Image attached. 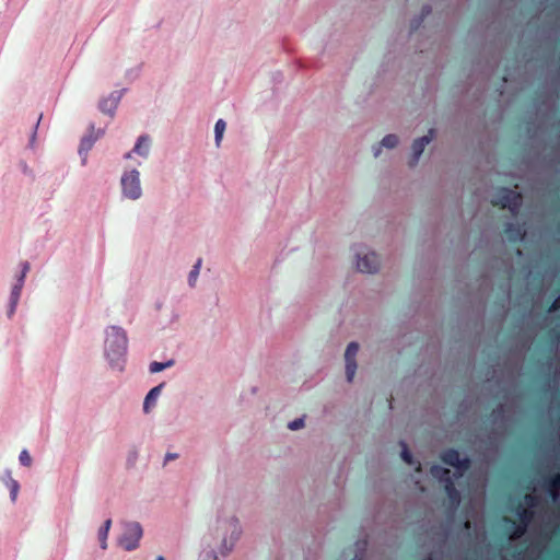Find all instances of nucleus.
<instances>
[{
  "label": "nucleus",
  "mask_w": 560,
  "mask_h": 560,
  "mask_svg": "<svg viewBox=\"0 0 560 560\" xmlns=\"http://www.w3.org/2000/svg\"><path fill=\"white\" fill-rule=\"evenodd\" d=\"M444 491L450 499L451 503L456 506L460 502L459 491L456 489L453 479H447L444 483Z\"/></svg>",
  "instance_id": "obj_13"
},
{
  "label": "nucleus",
  "mask_w": 560,
  "mask_h": 560,
  "mask_svg": "<svg viewBox=\"0 0 560 560\" xmlns=\"http://www.w3.org/2000/svg\"><path fill=\"white\" fill-rule=\"evenodd\" d=\"M560 308V294L550 303L548 313L557 312Z\"/></svg>",
  "instance_id": "obj_32"
},
{
  "label": "nucleus",
  "mask_w": 560,
  "mask_h": 560,
  "mask_svg": "<svg viewBox=\"0 0 560 560\" xmlns=\"http://www.w3.org/2000/svg\"><path fill=\"white\" fill-rule=\"evenodd\" d=\"M420 469H421V466H420V464L418 463L417 471H420Z\"/></svg>",
  "instance_id": "obj_39"
},
{
  "label": "nucleus",
  "mask_w": 560,
  "mask_h": 560,
  "mask_svg": "<svg viewBox=\"0 0 560 560\" xmlns=\"http://www.w3.org/2000/svg\"><path fill=\"white\" fill-rule=\"evenodd\" d=\"M524 500L528 508H535L538 504V498L534 494H526Z\"/></svg>",
  "instance_id": "obj_30"
},
{
  "label": "nucleus",
  "mask_w": 560,
  "mask_h": 560,
  "mask_svg": "<svg viewBox=\"0 0 560 560\" xmlns=\"http://www.w3.org/2000/svg\"><path fill=\"white\" fill-rule=\"evenodd\" d=\"M94 143V140L91 137H85L81 140L79 153L82 155L83 153L86 154L88 151L92 148Z\"/></svg>",
  "instance_id": "obj_26"
},
{
  "label": "nucleus",
  "mask_w": 560,
  "mask_h": 560,
  "mask_svg": "<svg viewBox=\"0 0 560 560\" xmlns=\"http://www.w3.org/2000/svg\"><path fill=\"white\" fill-rule=\"evenodd\" d=\"M430 13H431V7H430V5H425V7H423V9H422V15H423V16H425V15H428V14H430Z\"/></svg>",
  "instance_id": "obj_35"
},
{
  "label": "nucleus",
  "mask_w": 560,
  "mask_h": 560,
  "mask_svg": "<svg viewBox=\"0 0 560 560\" xmlns=\"http://www.w3.org/2000/svg\"><path fill=\"white\" fill-rule=\"evenodd\" d=\"M107 536H108V532H106V529H100L98 530V538H100V541H101V547L103 549H106V547H107V544H106Z\"/></svg>",
  "instance_id": "obj_31"
},
{
  "label": "nucleus",
  "mask_w": 560,
  "mask_h": 560,
  "mask_svg": "<svg viewBox=\"0 0 560 560\" xmlns=\"http://www.w3.org/2000/svg\"><path fill=\"white\" fill-rule=\"evenodd\" d=\"M128 339L122 328L112 326L105 339V353L110 361L119 360L127 350Z\"/></svg>",
  "instance_id": "obj_1"
},
{
  "label": "nucleus",
  "mask_w": 560,
  "mask_h": 560,
  "mask_svg": "<svg viewBox=\"0 0 560 560\" xmlns=\"http://www.w3.org/2000/svg\"><path fill=\"white\" fill-rule=\"evenodd\" d=\"M212 560H217V556H214V555H213V556H212Z\"/></svg>",
  "instance_id": "obj_41"
},
{
  "label": "nucleus",
  "mask_w": 560,
  "mask_h": 560,
  "mask_svg": "<svg viewBox=\"0 0 560 560\" xmlns=\"http://www.w3.org/2000/svg\"><path fill=\"white\" fill-rule=\"evenodd\" d=\"M504 234L508 236L510 241L518 242L523 240L525 231L523 226H521L520 224L508 222L504 228Z\"/></svg>",
  "instance_id": "obj_11"
},
{
  "label": "nucleus",
  "mask_w": 560,
  "mask_h": 560,
  "mask_svg": "<svg viewBox=\"0 0 560 560\" xmlns=\"http://www.w3.org/2000/svg\"><path fill=\"white\" fill-rule=\"evenodd\" d=\"M20 463L26 467L32 465V457L26 450H23L19 456Z\"/></svg>",
  "instance_id": "obj_28"
},
{
  "label": "nucleus",
  "mask_w": 560,
  "mask_h": 560,
  "mask_svg": "<svg viewBox=\"0 0 560 560\" xmlns=\"http://www.w3.org/2000/svg\"><path fill=\"white\" fill-rule=\"evenodd\" d=\"M7 486L10 489L11 500L14 502L16 500V497H18L20 485H19V482L15 479L11 478V476L8 475Z\"/></svg>",
  "instance_id": "obj_20"
},
{
  "label": "nucleus",
  "mask_w": 560,
  "mask_h": 560,
  "mask_svg": "<svg viewBox=\"0 0 560 560\" xmlns=\"http://www.w3.org/2000/svg\"><path fill=\"white\" fill-rule=\"evenodd\" d=\"M142 537V528L139 523H127L125 530L119 538V545L127 551H131L139 546Z\"/></svg>",
  "instance_id": "obj_4"
},
{
  "label": "nucleus",
  "mask_w": 560,
  "mask_h": 560,
  "mask_svg": "<svg viewBox=\"0 0 560 560\" xmlns=\"http://www.w3.org/2000/svg\"><path fill=\"white\" fill-rule=\"evenodd\" d=\"M304 427V419L303 418H299V419H295L293 421H291L289 424H288V428L292 431L294 430H299L301 428Z\"/></svg>",
  "instance_id": "obj_29"
},
{
  "label": "nucleus",
  "mask_w": 560,
  "mask_h": 560,
  "mask_svg": "<svg viewBox=\"0 0 560 560\" xmlns=\"http://www.w3.org/2000/svg\"><path fill=\"white\" fill-rule=\"evenodd\" d=\"M430 472L434 478L439 479L440 481H443L444 483L447 479H452V477L450 476L451 471L447 468H444L439 465H433L430 469Z\"/></svg>",
  "instance_id": "obj_17"
},
{
  "label": "nucleus",
  "mask_w": 560,
  "mask_h": 560,
  "mask_svg": "<svg viewBox=\"0 0 560 560\" xmlns=\"http://www.w3.org/2000/svg\"><path fill=\"white\" fill-rule=\"evenodd\" d=\"M201 262H202V259L199 258L196 264L194 265L191 271L189 272V276H188V283L190 287H194L196 284V281H197V278H198V275H199V271H200V268H201Z\"/></svg>",
  "instance_id": "obj_19"
},
{
  "label": "nucleus",
  "mask_w": 560,
  "mask_h": 560,
  "mask_svg": "<svg viewBox=\"0 0 560 560\" xmlns=\"http://www.w3.org/2000/svg\"><path fill=\"white\" fill-rule=\"evenodd\" d=\"M173 364H174V361H173V360H168V361H166V362H164V363L154 361V362H152V363L150 364V366H149V371H150L151 373H158V372L163 371V370H164V369H166V368L172 366Z\"/></svg>",
  "instance_id": "obj_22"
},
{
  "label": "nucleus",
  "mask_w": 560,
  "mask_h": 560,
  "mask_svg": "<svg viewBox=\"0 0 560 560\" xmlns=\"http://www.w3.org/2000/svg\"><path fill=\"white\" fill-rule=\"evenodd\" d=\"M544 487L548 490L553 500H557L560 492V474L555 472L544 479Z\"/></svg>",
  "instance_id": "obj_10"
},
{
  "label": "nucleus",
  "mask_w": 560,
  "mask_h": 560,
  "mask_svg": "<svg viewBox=\"0 0 560 560\" xmlns=\"http://www.w3.org/2000/svg\"><path fill=\"white\" fill-rule=\"evenodd\" d=\"M28 269H30V265H28V262H25L23 265V270H22L21 276H20V278L18 280V283L12 288L11 296H10V306H9V311H8L9 317H11L13 315V313L15 312L18 302H19L20 296H21V291H22V288H23V284H24V278H25L26 272L28 271Z\"/></svg>",
  "instance_id": "obj_8"
},
{
  "label": "nucleus",
  "mask_w": 560,
  "mask_h": 560,
  "mask_svg": "<svg viewBox=\"0 0 560 560\" xmlns=\"http://www.w3.org/2000/svg\"><path fill=\"white\" fill-rule=\"evenodd\" d=\"M558 70H560V68Z\"/></svg>",
  "instance_id": "obj_42"
},
{
  "label": "nucleus",
  "mask_w": 560,
  "mask_h": 560,
  "mask_svg": "<svg viewBox=\"0 0 560 560\" xmlns=\"http://www.w3.org/2000/svg\"><path fill=\"white\" fill-rule=\"evenodd\" d=\"M225 128H226V124H225V121L223 119H219L215 122L214 135H215V144H217V147H220V144H221V141H222Z\"/></svg>",
  "instance_id": "obj_18"
},
{
  "label": "nucleus",
  "mask_w": 560,
  "mask_h": 560,
  "mask_svg": "<svg viewBox=\"0 0 560 560\" xmlns=\"http://www.w3.org/2000/svg\"><path fill=\"white\" fill-rule=\"evenodd\" d=\"M506 521L511 522L513 525H515V528H514L513 534L511 535V538H520L525 534L526 528H527L526 522H523V523L520 522L518 524H515V522H513L511 520L506 518Z\"/></svg>",
  "instance_id": "obj_23"
},
{
  "label": "nucleus",
  "mask_w": 560,
  "mask_h": 560,
  "mask_svg": "<svg viewBox=\"0 0 560 560\" xmlns=\"http://www.w3.org/2000/svg\"><path fill=\"white\" fill-rule=\"evenodd\" d=\"M162 387H163V384H160V385L153 387L145 396V399L143 402V411L145 413H148L150 411L151 407L155 404L159 395L161 394Z\"/></svg>",
  "instance_id": "obj_15"
},
{
  "label": "nucleus",
  "mask_w": 560,
  "mask_h": 560,
  "mask_svg": "<svg viewBox=\"0 0 560 560\" xmlns=\"http://www.w3.org/2000/svg\"><path fill=\"white\" fill-rule=\"evenodd\" d=\"M381 266L380 257L376 253L371 252L364 255H358L357 267L361 272L374 273Z\"/></svg>",
  "instance_id": "obj_6"
},
{
  "label": "nucleus",
  "mask_w": 560,
  "mask_h": 560,
  "mask_svg": "<svg viewBox=\"0 0 560 560\" xmlns=\"http://www.w3.org/2000/svg\"><path fill=\"white\" fill-rule=\"evenodd\" d=\"M523 197L522 194L510 188H500L491 203L500 209H509L513 215L520 212Z\"/></svg>",
  "instance_id": "obj_2"
},
{
  "label": "nucleus",
  "mask_w": 560,
  "mask_h": 560,
  "mask_svg": "<svg viewBox=\"0 0 560 560\" xmlns=\"http://www.w3.org/2000/svg\"><path fill=\"white\" fill-rule=\"evenodd\" d=\"M120 100V94L118 92L113 93L108 98H104L100 102V109L108 115H113L118 102Z\"/></svg>",
  "instance_id": "obj_12"
},
{
  "label": "nucleus",
  "mask_w": 560,
  "mask_h": 560,
  "mask_svg": "<svg viewBox=\"0 0 560 560\" xmlns=\"http://www.w3.org/2000/svg\"><path fill=\"white\" fill-rule=\"evenodd\" d=\"M359 351V345L357 342H350L346 349V375L348 382H352L357 371L355 357Z\"/></svg>",
  "instance_id": "obj_7"
},
{
  "label": "nucleus",
  "mask_w": 560,
  "mask_h": 560,
  "mask_svg": "<svg viewBox=\"0 0 560 560\" xmlns=\"http://www.w3.org/2000/svg\"><path fill=\"white\" fill-rule=\"evenodd\" d=\"M112 525V520L105 521L104 525L100 529H106V532H109Z\"/></svg>",
  "instance_id": "obj_34"
},
{
  "label": "nucleus",
  "mask_w": 560,
  "mask_h": 560,
  "mask_svg": "<svg viewBox=\"0 0 560 560\" xmlns=\"http://www.w3.org/2000/svg\"><path fill=\"white\" fill-rule=\"evenodd\" d=\"M366 546H368V541L366 540H359V541H357V544H355L357 552H355L354 557L351 560H362L363 556L365 553V550H366Z\"/></svg>",
  "instance_id": "obj_24"
},
{
  "label": "nucleus",
  "mask_w": 560,
  "mask_h": 560,
  "mask_svg": "<svg viewBox=\"0 0 560 560\" xmlns=\"http://www.w3.org/2000/svg\"><path fill=\"white\" fill-rule=\"evenodd\" d=\"M380 152H381V148L380 147L375 148L374 155L377 156L380 154Z\"/></svg>",
  "instance_id": "obj_37"
},
{
  "label": "nucleus",
  "mask_w": 560,
  "mask_h": 560,
  "mask_svg": "<svg viewBox=\"0 0 560 560\" xmlns=\"http://www.w3.org/2000/svg\"><path fill=\"white\" fill-rule=\"evenodd\" d=\"M398 144V137L396 135H387L383 138L381 145L393 149Z\"/></svg>",
  "instance_id": "obj_25"
},
{
  "label": "nucleus",
  "mask_w": 560,
  "mask_h": 560,
  "mask_svg": "<svg viewBox=\"0 0 560 560\" xmlns=\"http://www.w3.org/2000/svg\"><path fill=\"white\" fill-rule=\"evenodd\" d=\"M150 138L148 136H141L139 137L135 148H133V151L143 156V158H147L148 154H149V150H150Z\"/></svg>",
  "instance_id": "obj_16"
},
{
  "label": "nucleus",
  "mask_w": 560,
  "mask_h": 560,
  "mask_svg": "<svg viewBox=\"0 0 560 560\" xmlns=\"http://www.w3.org/2000/svg\"><path fill=\"white\" fill-rule=\"evenodd\" d=\"M177 457H178V455H177V454H175V453H167V454L165 455V462H168V460L175 459V458H177Z\"/></svg>",
  "instance_id": "obj_33"
},
{
  "label": "nucleus",
  "mask_w": 560,
  "mask_h": 560,
  "mask_svg": "<svg viewBox=\"0 0 560 560\" xmlns=\"http://www.w3.org/2000/svg\"><path fill=\"white\" fill-rule=\"evenodd\" d=\"M441 460L451 466L454 467L460 471H466L469 469L471 465V460L469 457H460V454L455 448H447L441 454Z\"/></svg>",
  "instance_id": "obj_5"
},
{
  "label": "nucleus",
  "mask_w": 560,
  "mask_h": 560,
  "mask_svg": "<svg viewBox=\"0 0 560 560\" xmlns=\"http://www.w3.org/2000/svg\"><path fill=\"white\" fill-rule=\"evenodd\" d=\"M121 189L124 196H126L129 199L135 200L140 198L142 190L140 185L139 172L137 170L126 172L121 176Z\"/></svg>",
  "instance_id": "obj_3"
},
{
  "label": "nucleus",
  "mask_w": 560,
  "mask_h": 560,
  "mask_svg": "<svg viewBox=\"0 0 560 560\" xmlns=\"http://www.w3.org/2000/svg\"><path fill=\"white\" fill-rule=\"evenodd\" d=\"M155 560H164V557L159 556V557H156V559H155Z\"/></svg>",
  "instance_id": "obj_38"
},
{
  "label": "nucleus",
  "mask_w": 560,
  "mask_h": 560,
  "mask_svg": "<svg viewBox=\"0 0 560 560\" xmlns=\"http://www.w3.org/2000/svg\"><path fill=\"white\" fill-rule=\"evenodd\" d=\"M401 447H402L401 448V457H402L404 462L409 465H412L413 464L412 455H411L410 451L408 450V446L405 443H401Z\"/></svg>",
  "instance_id": "obj_27"
},
{
  "label": "nucleus",
  "mask_w": 560,
  "mask_h": 560,
  "mask_svg": "<svg viewBox=\"0 0 560 560\" xmlns=\"http://www.w3.org/2000/svg\"><path fill=\"white\" fill-rule=\"evenodd\" d=\"M434 136V129H430L429 133L427 136L420 137L416 139L412 143V156L409 161L410 166H415L418 163V160L422 152L424 151V148L432 141Z\"/></svg>",
  "instance_id": "obj_9"
},
{
  "label": "nucleus",
  "mask_w": 560,
  "mask_h": 560,
  "mask_svg": "<svg viewBox=\"0 0 560 560\" xmlns=\"http://www.w3.org/2000/svg\"><path fill=\"white\" fill-rule=\"evenodd\" d=\"M232 545L233 544H231L230 547H226V538H223V546L228 551L232 548Z\"/></svg>",
  "instance_id": "obj_36"
},
{
  "label": "nucleus",
  "mask_w": 560,
  "mask_h": 560,
  "mask_svg": "<svg viewBox=\"0 0 560 560\" xmlns=\"http://www.w3.org/2000/svg\"><path fill=\"white\" fill-rule=\"evenodd\" d=\"M516 513L521 523L526 522V525H528L529 521L533 518V512L529 509H525L521 505H518Z\"/></svg>",
  "instance_id": "obj_21"
},
{
  "label": "nucleus",
  "mask_w": 560,
  "mask_h": 560,
  "mask_svg": "<svg viewBox=\"0 0 560 560\" xmlns=\"http://www.w3.org/2000/svg\"><path fill=\"white\" fill-rule=\"evenodd\" d=\"M224 528L231 529V539L232 540H236L240 537L241 530H240L238 521L236 518L232 517V518L223 521V522L219 521V526L217 529H224Z\"/></svg>",
  "instance_id": "obj_14"
},
{
  "label": "nucleus",
  "mask_w": 560,
  "mask_h": 560,
  "mask_svg": "<svg viewBox=\"0 0 560 560\" xmlns=\"http://www.w3.org/2000/svg\"><path fill=\"white\" fill-rule=\"evenodd\" d=\"M423 18H424V16L422 15V16H421V20H419L418 25H419L420 23H422Z\"/></svg>",
  "instance_id": "obj_40"
}]
</instances>
